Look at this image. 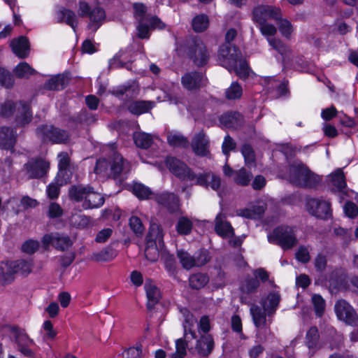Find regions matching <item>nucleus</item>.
I'll list each match as a JSON object with an SVG mask.
<instances>
[{"label": "nucleus", "instance_id": "f257e3e1", "mask_svg": "<svg viewBox=\"0 0 358 358\" xmlns=\"http://www.w3.org/2000/svg\"><path fill=\"white\" fill-rule=\"evenodd\" d=\"M289 181L301 187L315 188L321 182V177L312 172L305 164L299 162L289 166Z\"/></svg>", "mask_w": 358, "mask_h": 358}, {"label": "nucleus", "instance_id": "f03ea898", "mask_svg": "<svg viewBox=\"0 0 358 358\" xmlns=\"http://www.w3.org/2000/svg\"><path fill=\"white\" fill-rule=\"evenodd\" d=\"M129 163L125 161L120 154L113 152L108 159L103 158L96 161L94 172L96 174L116 178L123 171H129Z\"/></svg>", "mask_w": 358, "mask_h": 358}, {"label": "nucleus", "instance_id": "7ed1b4c3", "mask_svg": "<svg viewBox=\"0 0 358 358\" xmlns=\"http://www.w3.org/2000/svg\"><path fill=\"white\" fill-rule=\"evenodd\" d=\"M268 241L280 245L284 250L290 249L298 243L296 229L286 225L278 227L268 236Z\"/></svg>", "mask_w": 358, "mask_h": 358}, {"label": "nucleus", "instance_id": "20e7f679", "mask_svg": "<svg viewBox=\"0 0 358 358\" xmlns=\"http://www.w3.org/2000/svg\"><path fill=\"white\" fill-rule=\"evenodd\" d=\"M36 134L43 142L52 144H67L71 140V134L68 131L52 124L39 126L36 129Z\"/></svg>", "mask_w": 358, "mask_h": 358}, {"label": "nucleus", "instance_id": "39448f33", "mask_svg": "<svg viewBox=\"0 0 358 358\" xmlns=\"http://www.w3.org/2000/svg\"><path fill=\"white\" fill-rule=\"evenodd\" d=\"M187 54L197 66H204L210 58V52L206 45L198 38H192L187 41Z\"/></svg>", "mask_w": 358, "mask_h": 358}, {"label": "nucleus", "instance_id": "423d86ee", "mask_svg": "<svg viewBox=\"0 0 358 358\" xmlns=\"http://www.w3.org/2000/svg\"><path fill=\"white\" fill-rule=\"evenodd\" d=\"M6 329L13 338L18 351L27 357H33L34 353L30 347L34 344V341L28 336L25 331L17 326H7Z\"/></svg>", "mask_w": 358, "mask_h": 358}, {"label": "nucleus", "instance_id": "0eeeda50", "mask_svg": "<svg viewBox=\"0 0 358 358\" xmlns=\"http://www.w3.org/2000/svg\"><path fill=\"white\" fill-rule=\"evenodd\" d=\"M50 162L43 157L29 159L23 166V171L28 179H41L46 176Z\"/></svg>", "mask_w": 358, "mask_h": 358}, {"label": "nucleus", "instance_id": "6e6552de", "mask_svg": "<svg viewBox=\"0 0 358 358\" xmlns=\"http://www.w3.org/2000/svg\"><path fill=\"white\" fill-rule=\"evenodd\" d=\"M177 256L182 266L187 270L195 266H202L210 260L209 252L203 249L199 250L194 255L182 250H178Z\"/></svg>", "mask_w": 358, "mask_h": 358}, {"label": "nucleus", "instance_id": "1a4fd4ad", "mask_svg": "<svg viewBox=\"0 0 358 358\" xmlns=\"http://www.w3.org/2000/svg\"><path fill=\"white\" fill-rule=\"evenodd\" d=\"M79 15L81 17H89L90 23L88 24L89 29L96 31L106 18V13L103 8L96 6L92 8L86 2H80Z\"/></svg>", "mask_w": 358, "mask_h": 358}, {"label": "nucleus", "instance_id": "9d476101", "mask_svg": "<svg viewBox=\"0 0 358 358\" xmlns=\"http://www.w3.org/2000/svg\"><path fill=\"white\" fill-rule=\"evenodd\" d=\"M166 164L169 171L180 180L183 181L196 180L197 174L180 159L173 157H168L166 159Z\"/></svg>", "mask_w": 358, "mask_h": 358}, {"label": "nucleus", "instance_id": "9b49d317", "mask_svg": "<svg viewBox=\"0 0 358 358\" xmlns=\"http://www.w3.org/2000/svg\"><path fill=\"white\" fill-rule=\"evenodd\" d=\"M255 326L258 329L257 337L261 341H266L267 336L271 334V329L267 326L266 312L259 306L252 304L250 308Z\"/></svg>", "mask_w": 358, "mask_h": 358}, {"label": "nucleus", "instance_id": "f8f14e48", "mask_svg": "<svg viewBox=\"0 0 358 358\" xmlns=\"http://www.w3.org/2000/svg\"><path fill=\"white\" fill-rule=\"evenodd\" d=\"M306 210L313 216L322 220L331 217V203L322 199L310 198L306 200Z\"/></svg>", "mask_w": 358, "mask_h": 358}, {"label": "nucleus", "instance_id": "ddd939ff", "mask_svg": "<svg viewBox=\"0 0 358 358\" xmlns=\"http://www.w3.org/2000/svg\"><path fill=\"white\" fill-rule=\"evenodd\" d=\"M282 15L281 10L271 5H259L252 10V19L257 23L267 22L269 20L277 22Z\"/></svg>", "mask_w": 358, "mask_h": 358}, {"label": "nucleus", "instance_id": "4468645a", "mask_svg": "<svg viewBox=\"0 0 358 358\" xmlns=\"http://www.w3.org/2000/svg\"><path fill=\"white\" fill-rule=\"evenodd\" d=\"M334 310L337 317L340 320L351 326L357 325L358 322V315L352 306L345 300H338L335 303Z\"/></svg>", "mask_w": 358, "mask_h": 358}, {"label": "nucleus", "instance_id": "2eb2a0df", "mask_svg": "<svg viewBox=\"0 0 358 358\" xmlns=\"http://www.w3.org/2000/svg\"><path fill=\"white\" fill-rule=\"evenodd\" d=\"M240 56L241 53L238 48L232 44H223L219 48V62L227 69L235 66Z\"/></svg>", "mask_w": 358, "mask_h": 358}, {"label": "nucleus", "instance_id": "dca6fc26", "mask_svg": "<svg viewBox=\"0 0 358 358\" xmlns=\"http://www.w3.org/2000/svg\"><path fill=\"white\" fill-rule=\"evenodd\" d=\"M182 87L188 91H197L207 84V78L201 72L191 71L181 78Z\"/></svg>", "mask_w": 358, "mask_h": 358}, {"label": "nucleus", "instance_id": "f3484780", "mask_svg": "<svg viewBox=\"0 0 358 358\" xmlns=\"http://www.w3.org/2000/svg\"><path fill=\"white\" fill-rule=\"evenodd\" d=\"M45 247L52 245L55 249L61 251L68 250L72 245L73 242L70 237L63 234H45L42 239Z\"/></svg>", "mask_w": 358, "mask_h": 358}, {"label": "nucleus", "instance_id": "a211bd4d", "mask_svg": "<svg viewBox=\"0 0 358 358\" xmlns=\"http://www.w3.org/2000/svg\"><path fill=\"white\" fill-rule=\"evenodd\" d=\"M155 200L170 213H175L179 209V198L173 193L164 192L157 194L155 195Z\"/></svg>", "mask_w": 358, "mask_h": 358}, {"label": "nucleus", "instance_id": "6ab92c4d", "mask_svg": "<svg viewBox=\"0 0 358 358\" xmlns=\"http://www.w3.org/2000/svg\"><path fill=\"white\" fill-rule=\"evenodd\" d=\"M259 285V281L255 278H246L240 287L241 302L242 303L249 304L252 301V294L257 292Z\"/></svg>", "mask_w": 358, "mask_h": 358}, {"label": "nucleus", "instance_id": "aec40b11", "mask_svg": "<svg viewBox=\"0 0 358 358\" xmlns=\"http://www.w3.org/2000/svg\"><path fill=\"white\" fill-rule=\"evenodd\" d=\"M192 148L194 153L201 157H205L209 153V140L203 131H201L194 136Z\"/></svg>", "mask_w": 358, "mask_h": 358}, {"label": "nucleus", "instance_id": "412c9836", "mask_svg": "<svg viewBox=\"0 0 358 358\" xmlns=\"http://www.w3.org/2000/svg\"><path fill=\"white\" fill-rule=\"evenodd\" d=\"M17 141V134L9 127H0V148L13 150Z\"/></svg>", "mask_w": 358, "mask_h": 358}, {"label": "nucleus", "instance_id": "4be33fe9", "mask_svg": "<svg viewBox=\"0 0 358 358\" xmlns=\"http://www.w3.org/2000/svg\"><path fill=\"white\" fill-rule=\"evenodd\" d=\"M195 184L205 187L210 186L213 189L218 190L221 186V179L212 172L199 173L196 176Z\"/></svg>", "mask_w": 358, "mask_h": 358}, {"label": "nucleus", "instance_id": "5701e85b", "mask_svg": "<svg viewBox=\"0 0 358 358\" xmlns=\"http://www.w3.org/2000/svg\"><path fill=\"white\" fill-rule=\"evenodd\" d=\"M10 47L13 52L21 59L28 57L29 54V42L26 36H21L13 38L10 41Z\"/></svg>", "mask_w": 358, "mask_h": 358}, {"label": "nucleus", "instance_id": "b1692460", "mask_svg": "<svg viewBox=\"0 0 358 358\" xmlns=\"http://www.w3.org/2000/svg\"><path fill=\"white\" fill-rule=\"evenodd\" d=\"M219 120L221 124L230 129H238L243 124V115L238 112L224 113L220 117Z\"/></svg>", "mask_w": 358, "mask_h": 358}, {"label": "nucleus", "instance_id": "393cba45", "mask_svg": "<svg viewBox=\"0 0 358 358\" xmlns=\"http://www.w3.org/2000/svg\"><path fill=\"white\" fill-rule=\"evenodd\" d=\"M16 273L13 261H6L0 263V282L3 285L12 283L15 280Z\"/></svg>", "mask_w": 358, "mask_h": 358}, {"label": "nucleus", "instance_id": "a878e982", "mask_svg": "<svg viewBox=\"0 0 358 358\" xmlns=\"http://www.w3.org/2000/svg\"><path fill=\"white\" fill-rule=\"evenodd\" d=\"M215 230L216 233L222 237H232L234 235V229L229 222L226 220V217L222 213H219L215 217Z\"/></svg>", "mask_w": 358, "mask_h": 358}, {"label": "nucleus", "instance_id": "bb28decb", "mask_svg": "<svg viewBox=\"0 0 358 358\" xmlns=\"http://www.w3.org/2000/svg\"><path fill=\"white\" fill-rule=\"evenodd\" d=\"M104 197L90 185L86 199L83 203L82 206L85 210L97 208H100L104 203Z\"/></svg>", "mask_w": 358, "mask_h": 358}, {"label": "nucleus", "instance_id": "cd10ccee", "mask_svg": "<svg viewBox=\"0 0 358 358\" xmlns=\"http://www.w3.org/2000/svg\"><path fill=\"white\" fill-rule=\"evenodd\" d=\"M280 299V294L278 292H272L269 293L266 299L262 302V308L266 312L268 317L275 313Z\"/></svg>", "mask_w": 358, "mask_h": 358}, {"label": "nucleus", "instance_id": "c85d7f7f", "mask_svg": "<svg viewBox=\"0 0 358 358\" xmlns=\"http://www.w3.org/2000/svg\"><path fill=\"white\" fill-rule=\"evenodd\" d=\"M198 354L201 356H208L214 348V341L211 335L201 336L197 341L195 347Z\"/></svg>", "mask_w": 358, "mask_h": 358}, {"label": "nucleus", "instance_id": "c756f323", "mask_svg": "<svg viewBox=\"0 0 358 358\" xmlns=\"http://www.w3.org/2000/svg\"><path fill=\"white\" fill-rule=\"evenodd\" d=\"M90 187V185L83 184L73 185L71 186L68 192L69 199L76 202L84 203Z\"/></svg>", "mask_w": 358, "mask_h": 358}, {"label": "nucleus", "instance_id": "7c9ffc66", "mask_svg": "<svg viewBox=\"0 0 358 358\" xmlns=\"http://www.w3.org/2000/svg\"><path fill=\"white\" fill-rule=\"evenodd\" d=\"M20 105L15 117V123L17 127H24L32 120V113L29 104L21 103Z\"/></svg>", "mask_w": 358, "mask_h": 358}, {"label": "nucleus", "instance_id": "2f4dec72", "mask_svg": "<svg viewBox=\"0 0 358 358\" xmlns=\"http://www.w3.org/2000/svg\"><path fill=\"white\" fill-rule=\"evenodd\" d=\"M144 287L148 298L147 308L151 310L159 302L160 292L157 286L151 282L146 281Z\"/></svg>", "mask_w": 358, "mask_h": 358}, {"label": "nucleus", "instance_id": "473e14b6", "mask_svg": "<svg viewBox=\"0 0 358 358\" xmlns=\"http://www.w3.org/2000/svg\"><path fill=\"white\" fill-rule=\"evenodd\" d=\"M117 255V252L110 245H108L99 252H94L91 259L96 262H106L113 260Z\"/></svg>", "mask_w": 358, "mask_h": 358}, {"label": "nucleus", "instance_id": "72a5a7b5", "mask_svg": "<svg viewBox=\"0 0 358 358\" xmlns=\"http://www.w3.org/2000/svg\"><path fill=\"white\" fill-rule=\"evenodd\" d=\"M56 18L58 22H66L74 30L78 24L76 16L73 11L62 8L56 12Z\"/></svg>", "mask_w": 358, "mask_h": 358}, {"label": "nucleus", "instance_id": "f704fd0d", "mask_svg": "<svg viewBox=\"0 0 358 358\" xmlns=\"http://www.w3.org/2000/svg\"><path fill=\"white\" fill-rule=\"evenodd\" d=\"M154 105L155 103L150 101H136L129 105L128 110L132 114L139 115L148 113Z\"/></svg>", "mask_w": 358, "mask_h": 358}, {"label": "nucleus", "instance_id": "c9c22d12", "mask_svg": "<svg viewBox=\"0 0 358 358\" xmlns=\"http://www.w3.org/2000/svg\"><path fill=\"white\" fill-rule=\"evenodd\" d=\"M134 141L136 145L142 149L149 148L152 143V136L144 132H136L134 134Z\"/></svg>", "mask_w": 358, "mask_h": 358}, {"label": "nucleus", "instance_id": "e433bc0d", "mask_svg": "<svg viewBox=\"0 0 358 358\" xmlns=\"http://www.w3.org/2000/svg\"><path fill=\"white\" fill-rule=\"evenodd\" d=\"M208 275L201 273L192 274L189 278V285L192 289H200L208 282Z\"/></svg>", "mask_w": 358, "mask_h": 358}, {"label": "nucleus", "instance_id": "4c0bfd02", "mask_svg": "<svg viewBox=\"0 0 358 358\" xmlns=\"http://www.w3.org/2000/svg\"><path fill=\"white\" fill-rule=\"evenodd\" d=\"M234 173V182L241 186H248L253 178L252 173L245 168L240 169L235 171Z\"/></svg>", "mask_w": 358, "mask_h": 358}, {"label": "nucleus", "instance_id": "58836bf2", "mask_svg": "<svg viewBox=\"0 0 358 358\" xmlns=\"http://www.w3.org/2000/svg\"><path fill=\"white\" fill-rule=\"evenodd\" d=\"M167 141L173 147L187 148L189 145L187 138L179 133H169L167 134Z\"/></svg>", "mask_w": 358, "mask_h": 358}, {"label": "nucleus", "instance_id": "ea45409f", "mask_svg": "<svg viewBox=\"0 0 358 358\" xmlns=\"http://www.w3.org/2000/svg\"><path fill=\"white\" fill-rule=\"evenodd\" d=\"M13 266L16 273H20L22 275H29L33 268V262L30 259H18L13 261Z\"/></svg>", "mask_w": 358, "mask_h": 358}, {"label": "nucleus", "instance_id": "a19ab883", "mask_svg": "<svg viewBox=\"0 0 358 358\" xmlns=\"http://www.w3.org/2000/svg\"><path fill=\"white\" fill-rule=\"evenodd\" d=\"M209 25L208 17L205 14H199L195 16L192 21V29L196 32L204 31Z\"/></svg>", "mask_w": 358, "mask_h": 358}, {"label": "nucleus", "instance_id": "79ce46f5", "mask_svg": "<svg viewBox=\"0 0 358 358\" xmlns=\"http://www.w3.org/2000/svg\"><path fill=\"white\" fill-rule=\"evenodd\" d=\"M267 41L268 44L283 57L288 56L291 53L289 48L280 38L268 37L267 38Z\"/></svg>", "mask_w": 358, "mask_h": 358}, {"label": "nucleus", "instance_id": "37998d69", "mask_svg": "<svg viewBox=\"0 0 358 358\" xmlns=\"http://www.w3.org/2000/svg\"><path fill=\"white\" fill-rule=\"evenodd\" d=\"M264 212L262 206H255L251 208H243L237 210V215L248 219H256L260 217Z\"/></svg>", "mask_w": 358, "mask_h": 358}, {"label": "nucleus", "instance_id": "c03bdc74", "mask_svg": "<svg viewBox=\"0 0 358 358\" xmlns=\"http://www.w3.org/2000/svg\"><path fill=\"white\" fill-rule=\"evenodd\" d=\"M330 182L331 186L334 187V190L339 192L343 191L346 187L343 172L338 170L336 173L331 174L330 176Z\"/></svg>", "mask_w": 358, "mask_h": 358}, {"label": "nucleus", "instance_id": "a18cd8bd", "mask_svg": "<svg viewBox=\"0 0 358 358\" xmlns=\"http://www.w3.org/2000/svg\"><path fill=\"white\" fill-rule=\"evenodd\" d=\"M71 120L78 124L90 125L94 124L97 120V117L87 110H82L76 117H72Z\"/></svg>", "mask_w": 358, "mask_h": 358}, {"label": "nucleus", "instance_id": "49530a36", "mask_svg": "<svg viewBox=\"0 0 358 358\" xmlns=\"http://www.w3.org/2000/svg\"><path fill=\"white\" fill-rule=\"evenodd\" d=\"M320 335L316 327H311L306 333L305 343L309 349L316 348L319 343Z\"/></svg>", "mask_w": 358, "mask_h": 358}, {"label": "nucleus", "instance_id": "de8ad7c7", "mask_svg": "<svg viewBox=\"0 0 358 358\" xmlns=\"http://www.w3.org/2000/svg\"><path fill=\"white\" fill-rule=\"evenodd\" d=\"M243 95V88L237 82H233L225 90V97L228 100H238Z\"/></svg>", "mask_w": 358, "mask_h": 358}, {"label": "nucleus", "instance_id": "09e8293b", "mask_svg": "<svg viewBox=\"0 0 358 358\" xmlns=\"http://www.w3.org/2000/svg\"><path fill=\"white\" fill-rule=\"evenodd\" d=\"M66 78L63 75H57L49 79L45 83V87L50 90H59L66 85Z\"/></svg>", "mask_w": 358, "mask_h": 358}, {"label": "nucleus", "instance_id": "8fccbe9b", "mask_svg": "<svg viewBox=\"0 0 358 358\" xmlns=\"http://www.w3.org/2000/svg\"><path fill=\"white\" fill-rule=\"evenodd\" d=\"M14 73L17 78H27L30 76L36 73V71L32 69L27 62H21L14 69Z\"/></svg>", "mask_w": 358, "mask_h": 358}, {"label": "nucleus", "instance_id": "3c124183", "mask_svg": "<svg viewBox=\"0 0 358 358\" xmlns=\"http://www.w3.org/2000/svg\"><path fill=\"white\" fill-rule=\"evenodd\" d=\"M90 221V217L81 213L72 214L69 217L70 224L76 228L86 227Z\"/></svg>", "mask_w": 358, "mask_h": 358}, {"label": "nucleus", "instance_id": "603ef678", "mask_svg": "<svg viewBox=\"0 0 358 358\" xmlns=\"http://www.w3.org/2000/svg\"><path fill=\"white\" fill-rule=\"evenodd\" d=\"M229 71L234 70L236 75L241 79H245L248 77L250 73V68L245 60L238 59L237 63L234 67L228 69Z\"/></svg>", "mask_w": 358, "mask_h": 358}, {"label": "nucleus", "instance_id": "864d4df0", "mask_svg": "<svg viewBox=\"0 0 358 358\" xmlns=\"http://www.w3.org/2000/svg\"><path fill=\"white\" fill-rule=\"evenodd\" d=\"M192 227V222L189 218L181 217L178 219L176 228L179 234L187 235L191 233Z\"/></svg>", "mask_w": 358, "mask_h": 358}, {"label": "nucleus", "instance_id": "5fc2aeb1", "mask_svg": "<svg viewBox=\"0 0 358 358\" xmlns=\"http://www.w3.org/2000/svg\"><path fill=\"white\" fill-rule=\"evenodd\" d=\"M163 238L164 234L161 227L157 224H152L148 235V242L158 241L159 244H161L163 243Z\"/></svg>", "mask_w": 358, "mask_h": 358}, {"label": "nucleus", "instance_id": "6e6d98bb", "mask_svg": "<svg viewBox=\"0 0 358 358\" xmlns=\"http://www.w3.org/2000/svg\"><path fill=\"white\" fill-rule=\"evenodd\" d=\"M241 151L244 157L245 165L250 166L255 164V153L253 148L250 144H244L242 146Z\"/></svg>", "mask_w": 358, "mask_h": 358}, {"label": "nucleus", "instance_id": "4d7b16f0", "mask_svg": "<svg viewBox=\"0 0 358 358\" xmlns=\"http://www.w3.org/2000/svg\"><path fill=\"white\" fill-rule=\"evenodd\" d=\"M13 85L14 79L10 72L3 67H0V86L11 88Z\"/></svg>", "mask_w": 358, "mask_h": 358}, {"label": "nucleus", "instance_id": "13d9d810", "mask_svg": "<svg viewBox=\"0 0 358 358\" xmlns=\"http://www.w3.org/2000/svg\"><path fill=\"white\" fill-rule=\"evenodd\" d=\"M315 314L317 317H322L325 310V301L320 294H313L312 296Z\"/></svg>", "mask_w": 358, "mask_h": 358}, {"label": "nucleus", "instance_id": "bf43d9fd", "mask_svg": "<svg viewBox=\"0 0 358 358\" xmlns=\"http://www.w3.org/2000/svg\"><path fill=\"white\" fill-rule=\"evenodd\" d=\"M133 193L140 199H147L152 195V192L148 187L141 183H135L133 186Z\"/></svg>", "mask_w": 358, "mask_h": 358}, {"label": "nucleus", "instance_id": "052dcab7", "mask_svg": "<svg viewBox=\"0 0 358 358\" xmlns=\"http://www.w3.org/2000/svg\"><path fill=\"white\" fill-rule=\"evenodd\" d=\"M345 284V278L339 275L338 271L332 272L329 278V286L333 289H339L344 287Z\"/></svg>", "mask_w": 358, "mask_h": 358}, {"label": "nucleus", "instance_id": "680f3d73", "mask_svg": "<svg viewBox=\"0 0 358 358\" xmlns=\"http://www.w3.org/2000/svg\"><path fill=\"white\" fill-rule=\"evenodd\" d=\"M187 343L183 338L176 341V352L172 355V358H184L187 355Z\"/></svg>", "mask_w": 358, "mask_h": 358}, {"label": "nucleus", "instance_id": "e2e57ef3", "mask_svg": "<svg viewBox=\"0 0 358 358\" xmlns=\"http://www.w3.org/2000/svg\"><path fill=\"white\" fill-rule=\"evenodd\" d=\"M145 255L148 260L152 262H155L158 259L159 252L157 248L156 243L148 242L145 250Z\"/></svg>", "mask_w": 358, "mask_h": 358}, {"label": "nucleus", "instance_id": "0e129e2a", "mask_svg": "<svg viewBox=\"0 0 358 358\" xmlns=\"http://www.w3.org/2000/svg\"><path fill=\"white\" fill-rule=\"evenodd\" d=\"M236 143L234 140L229 136L227 135L222 145V152L227 157H229V152L236 149Z\"/></svg>", "mask_w": 358, "mask_h": 358}, {"label": "nucleus", "instance_id": "69168bd1", "mask_svg": "<svg viewBox=\"0 0 358 358\" xmlns=\"http://www.w3.org/2000/svg\"><path fill=\"white\" fill-rule=\"evenodd\" d=\"M150 27L148 23L144 22L143 20H138V25L137 26V36L140 38H148L150 37Z\"/></svg>", "mask_w": 358, "mask_h": 358}, {"label": "nucleus", "instance_id": "338daca9", "mask_svg": "<svg viewBox=\"0 0 358 358\" xmlns=\"http://www.w3.org/2000/svg\"><path fill=\"white\" fill-rule=\"evenodd\" d=\"M129 226L131 230L137 235H141L144 231V227L141 220L136 216H132L129 219Z\"/></svg>", "mask_w": 358, "mask_h": 358}, {"label": "nucleus", "instance_id": "774afa93", "mask_svg": "<svg viewBox=\"0 0 358 358\" xmlns=\"http://www.w3.org/2000/svg\"><path fill=\"white\" fill-rule=\"evenodd\" d=\"M15 104L11 101H6L0 103V115L3 117L10 116L14 111Z\"/></svg>", "mask_w": 358, "mask_h": 358}]
</instances>
